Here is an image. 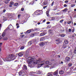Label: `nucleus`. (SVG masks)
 Here are the masks:
<instances>
[{
	"instance_id": "obj_1",
	"label": "nucleus",
	"mask_w": 76,
	"mask_h": 76,
	"mask_svg": "<svg viewBox=\"0 0 76 76\" xmlns=\"http://www.w3.org/2000/svg\"><path fill=\"white\" fill-rule=\"evenodd\" d=\"M34 58L32 57H29L28 58V60L27 61V63L28 64V66L31 68V63H33L34 65V64H38L37 65V66L38 67H41L42 66H45L44 67H48L50 68V69H53L54 67H56V64H54L53 65L49 61H47L45 62V61H41L40 59H39V60H34ZM41 63L40 64H38Z\"/></svg>"
},
{
	"instance_id": "obj_31",
	"label": "nucleus",
	"mask_w": 76,
	"mask_h": 76,
	"mask_svg": "<svg viewBox=\"0 0 76 76\" xmlns=\"http://www.w3.org/2000/svg\"><path fill=\"white\" fill-rule=\"evenodd\" d=\"M31 44H32V42L30 41L28 42V45H31Z\"/></svg>"
},
{
	"instance_id": "obj_42",
	"label": "nucleus",
	"mask_w": 76,
	"mask_h": 76,
	"mask_svg": "<svg viewBox=\"0 0 76 76\" xmlns=\"http://www.w3.org/2000/svg\"><path fill=\"white\" fill-rule=\"evenodd\" d=\"M72 64H68V66L69 67H71V66H72Z\"/></svg>"
},
{
	"instance_id": "obj_41",
	"label": "nucleus",
	"mask_w": 76,
	"mask_h": 76,
	"mask_svg": "<svg viewBox=\"0 0 76 76\" xmlns=\"http://www.w3.org/2000/svg\"><path fill=\"white\" fill-rule=\"evenodd\" d=\"M24 49V47L23 46L22 47L20 48V50H23V49Z\"/></svg>"
},
{
	"instance_id": "obj_5",
	"label": "nucleus",
	"mask_w": 76,
	"mask_h": 76,
	"mask_svg": "<svg viewBox=\"0 0 76 76\" xmlns=\"http://www.w3.org/2000/svg\"><path fill=\"white\" fill-rule=\"evenodd\" d=\"M70 57L68 56L66 57L65 58L66 62H65L66 63V62H69V61H70Z\"/></svg>"
},
{
	"instance_id": "obj_25",
	"label": "nucleus",
	"mask_w": 76,
	"mask_h": 76,
	"mask_svg": "<svg viewBox=\"0 0 76 76\" xmlns=\"http://www.w3.org/2000/svg\"><path fill=\"white\" fill-rule=\"evenodd\" d=\"M67 11V9H65L62 10V12H66Z\"/></svg>"
},
{
	"instance_id": "obj_50",
	"label": "nucleus",
	"mask_w": 76,
	"mask_h": 76,
	"mask_svg": "<svg viewBox=\"0 0 76 76\" xmlns=\"http://www.w3.org/2000/svg\"><path fill=\"white\" fill-rule=\"evenodd\" d=\"M65 3H68V1L67 0L65 1Z\"/></svg>"
},
{
	"instance_id": "obj_23",
	"label": "nucleus",
	"mask_w": 76,
	"mask_h": 76,
	"mask_svg": "<svg viewBox=\"0 0 76 76\" xmlns=\"http://www.w3.org/2000/svg\"><path fill=\"white\" fill-rule=\"evenodd\" d=\"M46 13L47 16H48V17H49V16H50V15H49V12H48V11H46Z\"/></svg>"
},
{
	"instance_id": "obj_59",
	"label": "nucleus",
	"mask_w": 76,
	"mask_h": 76,
	"mask_svg": "<svg viewBox=\"0 0 76 76\" xmlns=\"http://www.w3.org/2000/svg\"><path fill=\"white\" fill-rule=\"evenodd\" d=\"M34 34H32L31 35V37H34Z\"/></svg>"
},
{
	"instance_id": "obj_20",
	"label": "nucleus",
	"mask_w": 76,
	"mask_h": 76,
	"mask_svg": "<svg viewBox=\"0 0 76 76\" xmlns=\"http://www.w3.org/2000/svg\"><path fill=\"white\" fill-rule=\"evenodd\" d=\"M44 43L43 42H42L40 44V45L41 47H42V46H44Z\"/></svg>"
},
{
	"instance_id": "obj_56",
	"label": "nucleus",
	"mask_w": 76,
	"mask_h": 76,
	"mask_svg": "<svg viewBox=\"0 0 76 76\" xmlns=\"http://www.w3.org/2000/svg\"><path fill=\"white\" fill-rule=\"evenodd\" d=\"M45 20H46L45 19L44 20L42 21L43 22H45Z\"/></svg>"
},
{
	"instance_id": "obj_48",
	"label": "nucleus",
	"mask_w": 76,
	"mask_h": 76,
	"mask_svg": "<svg viewBox=\"0 0 76 76\" xmlns=\"http://www.w3.org/2000/svg\"><path fill=\"white\" fill-rule=\"evenodd\" d=\"M50 22H48L46 23V24H47L48 25V24H50Z\"/></svg>"
},
{
	"instance_id": "obj_32",
	"label": "nucleus",
	"mask_w": 76,
	"mask_h": 76,
	"mask_svg": "<svg viewBox=\"0 0 76 76\" xmlns=\"http://www.w3.org/2000/svg\"><path fill=\"white\" fill-rule=\"evenodd\" d=\"M18 4H18V3H16L14 4V5L15 6H18Z\"/></svg>"
},
{
	"instance_id": "obj_19",
	"label": "nucleus",
	"mask_w": 76,
	"mask_h": 76,
	"mask_svg": "<svg viewBox=\"0 0 76 76\" xmlns=\"http://www.w3.org/2000/svg\"><path fill=\"white\" fill-rule=\"evenodd\" d=\"M39 40V39H34V42H35L36 43H37V42Z\"/></svg>"
},
{
	"instance_id": "obj_7",
	"label": "nucleus",
	"mask_w": 76,
	"mask_h": 76,
	"mask_svg": "<svg viewBox=\"0 0 76 76\" xmlns=\"http://www.w3.org/2000/svg\"><path fill=\"white\" fill-rule=\"evenodd\" d=\"M7 31V29H6L5 30H4L3 32L2 33V37H4L5 36V35H6V34L5 33L6 32V31Z\"/></svg>"
},
{
	"instance_id": "obj_55",
	"label": "nucleus",
	"mask_w": 76,
	"mask_h": 76,
	"mask_svg": "<svg viewBox=\"0 0 76 76\" xmlns=\"http://www.w3.org/2000/svg\"><path fill=\"white\" fill-rule=\"evenodd\" d=\"M62 48H64V49L66 48V47H65V46H62Z\"/></svg>"
},
{
	"instance_id": "obj_43",
	"label": "nucleus",
	"mask_w": 76,
	"mask_h": 76,
	"mask_svg": "<svg viewBox=\"0 0 76 76\" xmlns=\"http://www.w3.org/2000/svg\"><path fill=\"white\" fill-rule=\"evenodd\" d=\"M20 16H21V15H20V14L18 15V18H20Z\"/></svg>"
},
{
	"instance_id": "obj_39",
	"label": "nucleus",
	"mask_w": 76,
	"mask_h": 76,
	"mask_svg": "<svg viewBox=\"0 0 76 76\" xmlns=\"http://www.w3.org/2000/svg\"><path fill=\"white\" fill-rule=\"evenodd\" d=\"M74 53H75V54L76 53V47H75V48Z\"/></svg>"
},
{
	"instance_id": "obj_62",
	"label": "nucleus",
	"mask_w": 76,
	"mask_h": 76,
	"mask_svg": "<svg viewBox=\"0 0 76 76\" xmlns=\"http://www.w3.org/2000/svg\"><path fill=\"white\" fill-rule=\"evenodd\" d=\"M37 24H38V25H39L41 24V23H37Z\"/></svg>"
},
{
	"instance_id": "obj_45",
	"label": "nucleus",
	"mask_w": 76,
	"mask_h": 76,
	"mask_svg": "<svg viewBox=\"0 0 76 76\" xmlns=\"http://www.w3.org/2000/svg\"><path fill=\"white\" fill-rule=\"evenodd\" d=\"M1 24H0V31H1Z\"/></svg>"
},
{
	"instance_id": "obj_64",
	"label": "nucleus",
	"mask_w": 76,
	"mask_h": 76,
	"mask_svg": "<svg viewBox=\"0 0 76 76\" xmlns=\"http://www.w3.org/2000/svg\"><path fill=\"white\" fill-rule=\"evenodd\" d=\"M17 28H19V26H17Z\"/></svg>"
},
{
	"instance_id": "obj_57",
	"label": "nucleus",
	"mask_w": 76,
	"mask_h": 76,
	"mask_svg": "<svg viewBox=\"0 0 76 76\" xmlns=\"http://www.w3.org/2000/svg\"><path fill=\"white\" fill-rule=\"evenodd\" d=\"M25 36V35H21V38H23V36Z\"/></svg>"
},
{
	"instance_id": "obj_44",
	"label": "nucleus",
	"mask_w": 76,
	"mask_h": 76,
	"mask_svg": "<svg viewBox=\"0 0 76 76\" xmlns=\"http://www.w3.org/2000/svg\"><path fill=\"white\" fill-rule=\"evenodd\" d=\"M72 23V21H70L68 22V24H70V23Z\"/></svg>"
},
{
	"instance_id": "obj_40",
	"label": "nucleus",
	"mask_w": 76,
	"mask_h": 76,
	"mask_svg": "<svg viewBox=\"0 0 76 76\" xmlns=\"http://www.w3.org/2000/svg\"><path fill=\"white\" fill-rule=\"evenodd\" d=\"M54 3V1H53V2H52V4H51V6H53Z\"/></svg>"
},
{
	"instance_id": "obj_22",
	"label": "nucleus",
	"mask_w": 76,
	"mask_h": 76,
	"mask_svg": "<svg viewBox=\"0 0 76 76\" xmlns=\"http://www.w3.org/2000/svg\"><path fill=\"white\" fill-rule=\"evenodd\" d=\"M9 1H10V0H6L5 1V3L6 4H8L9 3Z\"/></svg>"
},
{
	"instance_id": "obj_17",
	"label": "nucleus",
	"mask_w": 76,
	"mask_h": 76,
	"mask_svg": "<svg viewBox=\"0 0 76 76\" xmlns=\"http://www.w3.org/2000/svg\"><path fill=\"white\" fill-rule=\"evenodd\" d=\"M64 42L65 44H69V41L67 40H65L64 41Z\"/></svg>"
},
{
	"instance_id": "obj_34",
	"label": "nucleus",
	"mask_w": 76,
	"mask_h": 76,
	"mask_svg": "<svg viewBox=\"0 0 76 76\" xmlns=\"http://www.w3.org/2000/svg\"><path fill=\"white\" fill-rule=\"evenodd\" d=\"M33 4H34V2H31L29 3V5H33Z\"/></svg>"
},
{
	"instance_id": "obj_11",
	"label": "nucleus",
	"mask_w": 76,
	"mask_h": 76,
	"mask_svg": "<svg viewBox=\"0 0 76 76\" xmlns=\"http://www.w3.org/2000/svg\"><path fill=\"white\" fill-rule=\"evenodd\" d=\"M12 28H13V26H9L7 28V29H12Z\"/></svg>"
},
{
	"instance_id": "obj_51",
	"label": "nucleus",
	"mask_w": 76,
	"mask_h": 76,
	"mask_svg": "<svg viewBox=\"0 0 76 76\" xmlns=\"http://www.w3.org/2000/svg\"><path fill=\"white\" fill-rule=\"evenodd\" d=\"M64 7H67V5L66 4H65L64 5Z\"/></svg>"
},
{
	"instance_id": "obj_37",
	"label": "nucleus",
	"mask_w": 76,
	"mask_h": 76,
	"mask_svg": "<svg viewBox=\"0 0 76 76\" xmlns=\"http://www.w3.org/2000/svg\"><path fill=\"white\" fill-rule=\"evenodd\" d=\"M63 21H64V20H60V23H62L63 22Z\"/></svg>"
},
{
	"instance_id": "obj_63",
	"label": "nucleus",
	"mask_w": 76,
	"mask_h": 76,
	"mask_svg": "<svg viewBox=\"0 0 76 76\" xmlns=\"http://www.w3.org/2000/svg\"><path fill=\"white\" fill-rule=\"evenodd\" d=\"M12 5L10 4L9 5V7H12Z\"/></svg>"
},
{
	"instance_id": "obj_18",
	"label": "nucleus",
	"mask_w": 76,
	"mask_h": 76,
	"mask_svg": "<svg viewBox=\"0 0 76 76\" xmlns=\"http://www.w3.org/2000/svg\"><path fill=\"white\" fill-rule=\"evenodd\" d=\"M45 35V33H40V35L41 37H42V36H44V35Z\"/></svg>"
},
{
	"instance_id": "obj_54",
	"label": "nucleus",
	"mask_w": 76,
	"mask_h": 76,
	"mask_svg": "<svg viewBox=\"0 0 76 76\" xmlns=\"http://www.w3.org/2000/svg\"><path fill=\"white\" fill-rule=\"evenodd\" d=\"M57 9V8L55 7L53 9V10H56Z\"/></svg>"
},
{
	"instance_id": "obj_49",
	"label": "nucleus",
	"mask_w": 76,
	"mask_h": 76,
	"mask_svg": "<svg viewBox=\"0 0 76 76\" xmlns=\"http://www.w3.org/2000/svg\"><path fill=\"white\" fill-rule=\"evenodd\" d=\"M21 11H23V10H24V8H22L21 9Z\"/></svg>"
},
{
	"instance_id": "obj_38",
	"label": "nucleus",
	"mask_w": 76,
	"mask_h": 76,
	"mask_svg": "<svg viewBox=\"0 0 76 76\" xmlns=\"http://www.w3.org/2000/svg\"><path fill=\"white\" fill-rule=\"evenodd\" d=\"M30 32H34V29H30Z\"/></svg>"
},
{
	"instance_id": "obj_9",
	"label": "nucleus",
	"mask_w": 76,
	"mask_h": 76,
	"mask_svg": "<svg viewBox=\"0 0 76 76\" xmlns=\"http://www.w3.org/2000/svg\"><path fill=\"white\" fill-rule=\"evenodd\" d=\"M48 32L50 34H51L52 35H53L54 34V33L53 32V31L52 30H49L48 31Z\"/></svg>"
},
{
	"instance_id": "obj_29",
	"label": "nucleus",
	"mask_w": 76,
	"mask_h": 76,
	"mask_svg": "<svg viewBox=\"0 0 76 76\" xmlns=\"http://www.w3.org/2000/svg\"><path fill=\"white\" fill-rule=\"evenodd\" d=\"M34 31H39V28H35L34 30Z\"/></svg>"
},
{
	"instance_id": "obj_35",
	"label": "nucleus",
	"mask_w": 76,
	"mask_h": 76,
	"mask_svg": "<svg viewBox=\"0 0 76 76\" xmlns=\"http://www.w3.org/2000/svg\"><path fill=\"white\" fill-rule=\"evenodd\" d=\"M61 37H64L65 36L64 34H61L60 36Z\"/></svg>"
},
{
	"instance_id": "obj_58",
	"label": "nucleus",
	"mask_w": 76,
	"mask_h": 76,
	"mask_svg": "<svg viewBox=\"0 0 76 76\" xmlns=\"http://www.w3.org/2000/svg\"><path fill=\"white\" fill-rule=\"evenodd\" d=\"M6 10H4L3 11L4 13L5 12V11H6Z\"/></svg>"
},
{
	"instance_id": "obj_61",
	"label": "nucleus",
	"mask_w": 76,
	"mask_h": 76,
	"mask_svg": "<svg viewBox=\"0 0 76 76\" xmlns=\"http://www.w3.org/2000/svg\"><path fill=\"white\" fill-rule=\"evenodd\" d=\"M61 64H63V62L61 61Z\"/></svg>"
},
{
	"instance_id": "obj_53",
	"label": "nucleus",
	"mask_w": 76,
	"mask_h": 76,
	"mask_svg": "<svg viewBox=\"0 0 76 76\" xmlns=\"http://www.w3.org/2000/svg\"><path fill=\"white\" fill-rule=\"evenodd\" d=\"M72 32H74L75 31V28H73L72 30Z\"/></svg>"
},
{
	"instance_id": "obj_36",
	"label": "nucleus",
	"mask_w": 76,
	"mask_h": 76,
	"mask_svg": "<svg viewBox=\"0 0 76 76\" xmlns=\"http://www.w3.org/2000/svg\"><path fill=\"white\" fill-rule=\"evenodd\" d=\"M75 6V4H72L71 5V7H73Z\"/></svg>"
},
{
	"instance_id": "obj_52",
	"label": "nucleus",
	"mask_w": 76,
	"mask_h": 76,
	"mask_svg": "<svg viewBox=\"0 0 76 76\" xmlns=\"http://www.w3.org/2000/svg\"><path fill=\"white\" fill-rule=\"evenodd\" d=\"M47 7V6L44 7H43V9H45V8H46V7Z\"/></svg>"
},
{
	"instance_id": "obj_15",
	"label": "nucleus",
	"mask_w": 76,
	"mask_h": 76,
	"mask_svg": "<svg viewBox=\"0 0 76 76\" xmlns=\"http://www.w3.org/2000/svg\"><path fill=\"white\" fill-rule=\"evenodd\" d=\"M59 73L60 75H63V74H64V71L63 70L60 71L59 72Z\"/></svg>"
},
{
	"instance_id": "obj_10",
	"label": "nucleus",
	"mask_w": 76,
	"mask_h": 76,
	"mask_svg": "<svg viewBox=\"0 0 76 76\" xmlns=\"http://www.w3.org/2000/svg\"><path fill=\"white\" fill-rule=\"evenodd\" d=\"M53 72H51L48 73L47 74V76H53Z\"/></svg>"
},
{
	"instance_id": "obj_6",
	"label": "nucleus",
	"mask_w": 76,
	"mask_h": 76,
	"mask_svg": "<svg viewBox=\"0 0 76 76\" xmlns=\"http://www.w3.org/2000/svg\"><path fill=\"white\" fill-rule=\"evenodd\" d=\"M23 53H24V52H20L19 53H18V56H19V57H22V56H23V55H24V54H23Z\"/></svg>"
},
{
	"instance_id": "obj_13",
	"label": "nucleus",
	"mask_w": 76,
	"mask_h": 76,
	"mask_svg": "<svg viewBox=\"0 0 76 76\" xmlns=\"http://www.w3.org/2000/svg\"><path fill=\"white\" fill-rule=\"evenodd\" d=\"M48 4V2L47 1H45L44 2H43L42 4L43 5V6H46Z\"/></svg>"
},
{
	"instance_id": "obj_8",
	"label": "nucleus",
	"mask_w": 76,
	"mask_h": 76,
	"mask_svg": "<svg viewBox=\"0 0 76 76\" xmlns=\"http://www.w3.org/2000/svg\"><path fill=\"white\" fill-rule=\"evenodd\" d=\"M56 41H57L56 42L57 44H58L59 43H60L61 41H60V40L59 38H58V39L56 40Z\"/></svg>"
},
{
	"instance_id": "obj_27",
	"label": "nucleus",
	"mask_w": 76,
	"mask_h": 76,
	"mask_svg": "<svg viewBox=\"0 0 76 76\" xmlns=\"http://www.w3.org/2000/svg\"><path fill=\"white\" fill-rule=\"evenodd\" d=\"M26 33H28V34H29V33H31V31L30 30H28L27 31H26Z\"/></svg>"
},
{
	"instance_id": "obj_60",
	"label": "nucleus",
	"mask_w": 76,
	"mask_h": 76,
	"mask_svg": "<svg viewBox=\"0 0 76 76\" xmlns=\"http://www.w3.org/2000/svg\"><path fill=\"white\" fill-rule=\"evenodd\" d=\"M36 15H41V13H38V14H36Z\"/></svg>"
},
{
	"instance_id": "obj_46",
	"label": "nucleus",
	"mask_w": 76,
	"mask_h": 76,
	"mask_svg": "<svg viewBox=\"0 0 76 76\" xmlns=\"http://www.w3.org/2000/svg\"><path fill=\"white\" fill-rule=\"evenodd\" d=\"M24 23H25V22L24 21H22L21 23V24H23Z\"/></svg>"
},
{
	"instance_id": "obj_14",
	"label": "nucleus",
	"mask_w": 76,
	"mask_h": 76,
	"mask_svg": "<svg viewBox=\"0 0 76 76\" xmlns=\"http://www.w3.org/2000/svg\"><path fill=\"white\" fill-rule=\"evenodd\" d=\"M23 70H27V66L25 65H23Z\"/></svg>"
},
{
	"instance_id": "obj_24",
	"label": "nucleus",
	"mask_w": 76,
	"mask_h": 76,
	"mask_svg": "<svg viewBox=\"0 0 76 76\" xmlns=\"http://www.w3.org/2000/svg\"><path fill=\"white\" fill-rule=\"evenodd\" d=\"M45 38L44 37L41 38L40 39V41H44L45 39Z\"/></svg>"
},
{
	"instance_id": "obj_16",
	"label": "nucleus",
	"mask_w": 76,
	"mask_h": 76,
	"mask_svg": "<svg viewBox=\"0 0 76 76\" xmlns=\"http://www.w3.org/2000/svg\"><path fill=\"white\" fill-rule=\"evenodd\" d=\"M42 12V10H41V11L37 10L34 12V14L35 15V14H36V13H39V12Z\"/></svg>"
},
{
	"instance_id": "obj_12",
	"label": "nucleus",
	"mask_w": 76,
	"mask_h": 76,
	"mask_svg": "<svg viewBox=\"0 0 76 76\" xmlns=\"http://www.w3.org/2000/svg\"><path fill=\"white\" fill-rule=\"evenodd\" d=\"M9 18H10L9 17H5V18L3 19V21H6V20H7Z\"/></svg>"
},
{
	"instance_id": "obj_21",
	"label": "nucleus",
	"mask_w": 76,
	"mask_h": 76,
	"mask_svg": "<svg viewBox=\"0 0 76 76\" xmlns=\"http://www.w3.org/2000/svg\"><path fill=\"white\" fill-rule=\"evenodd\" d=\"M23 73V71H20L19 73L18 74L20 76Z\"/></svg>"
},
{
	"instance_id": "obj_28",
	"label": "nucleus",
	"mask_w": 76,
	"mask_h": 76,
	"mask_svg": "<svg viewBox=\"0 0 76 76\" xmlns=\"http://www.w3.org/2000/svg\"><path fill=\"white\" fill-rule=\"evenodd\" d=\"M10 4H11V5H13V4H14V3H13V2L11 1L10 2Z\"/></svg>"
},
{
	"instance_id": "obj_33",
	"label": "nucleus",
	"mask_w": 76,
	"mask_h": 76,
	"mask_svg": "<svg viewBox=\"0 0 76 76\" xmlns=\"http://www.w3.org/2000/svg\"><path fill=\"white\" fill-rule=\"evenodd\" d=\"M8 38L7 37H4L3 38V39H4V40H7V39Z\"/></svg>"
},
{
	"instance_id": "obj_3",
	"label": "nucleus",
	"mask_w": 76,
	"mask_h": 76,
	"mask_svg": "<svg viewBox=\"0 0 76 76\" xmlns=\"http://www.w3.org/2000/svg\"><path fill=\"white\" fill-rule=\"evenodd\" d=\"M32 73H34V74L36 73V74H37L38 75H41L42 72L41 71H36V72H30V74H32Z\"/></svg>"
},
{
	"instance_id": "obj_4",
	"label": "nucleus",
	"mask_w": 76,
	"mask_h": 76,
	"mask_svg": "<svg viewBox=\"0 0 76 76\" xmlns=\"http://www.w3.org/2000/svg\"><path fill=\"white\" fill-rule=\"evenodd\" d=\"M58 69L56 70L54 72H53V74L54 76H59V75L58 74Z\"/></svg>"
},
{
	"instance_id": "obj_30",
	"label": "nucleus",
	"mask_w": 76,
	"mask_h": 76,
	"mask_svg": "<svg viewBox=\"0 0 76 76\" xmlns=\"http://www.w3.org/2000/svg\"><path fill=\"white\" fill-rule=\"evenodd\" d=\"M3 64V62H2V61H0V64L1 65H2Z\"/></svg>"
},
{
	"instance_id": "obj_47",
	"label": "nucleus",
	"mask_w": 76,
	"mask_h": 76,
	"mask_svg": "<svg viewBox=\"0 0 76 76\" xmlns=\"http://www.w3.org/2000/svg\"><path fill=\"white\" fill-rule=\"evenodd\" d=\"M69 32H70L71 31H72V30L70 28L68 30Z\"/></svg>"
},
{
	"instance_id": "obj_2",
	"label": "nucleus",
	"mask_w": 76,
	"mask_h": 76,
	"mask_svg": "<svg viewBox=\"0 0 76 76\" xmlns=\"http://www.w3.org/2000/svg\"><path fill=\"white\" fill-rule=\"evenodd\" d=\"M15 58V56L14 55L10 54L9 55L8 57H7L6 58H3V60L4 61H10L12 60H14Z\"/></svg>"
},
{
	"instance_id": "obj_26",
	"label": "nucleus",
	"mask_w": 76,
	"mask_h": 76,
	"mask_svg": "<svg viewBox=\"0 0 76 76\" xmlns=\"http://www.w3.org/2000/svg\"><path fill=\"white\" fill-rule=\"evenodd\" d=\"M25 57H28V55L27 53V52H26L25 53Z\"/></svg>"
}]
</instances>
